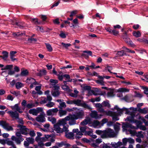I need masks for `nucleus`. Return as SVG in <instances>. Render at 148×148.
I'll return each mask as SVG.
<instances>
[{"instance_id":"nucleus-1","label":"nucleus","mask_w":148,"mask_h":148,"mask_svg":"<svg viewBox=\"0 0 148 148\" xmlns=\"http://www.w3.org/2000/svg\"><path fill=\"white\" fill-rule=\"evenodd\" d=\"M95 106L97 108L99 112L107 116H109L112 117V119L114 121H116L119 120V119L116 115H115L113 111L110 110H105L103 108V106L101 104L99 103L95 104Z\"/></svg>"},{"instance_id":"nucleus-2","label":"nucleus","mask_w":148,"mask_h":148,"mask_svg":"<svg viewBox=\"0 0 148 148\" xmlns=\"http://www.w3.org/2000/svg\"><path fill=\"white\" fill-rule=\"evenodd\" d=\"M134 123H135L136 127H135L132 125L131 124L128 123H126L122 126L123 130V131H125L126 133L127 134H128L127 133V130L128 129H130L131 128L133 129H138L142 124V123L139 121L136 120L134 121Z\"/></svg>"},{"instance_id":"nucleus-3","label":"nucleus","mask_w":148,"mask_h":148,"mask_svg":"<svg viewBox=\"0 0 148 148\" xmlns=\"http://www.w3.org/2000/svg\"><path fill=\"white\" fill-rule=\"evenodd\" d=\"M117 133L110 128H107L103 131V133L102 135V138H113L116 137Z\"/></svg>"},{"instance_id":"nucleus-4","label":"nucleus","mask_w":148,"mask_h":148,"mask_svg":"<svg viewBox=\"0 0 148 148\" xmlns=\"http://www.w3.org/2000/svg\"><path fill=\"white\" fill-rule=\"evenodd\" d=\"M111 110L114 111L115 110H116V112H113L114 113V115L116 116L119 119L118 116L120 115L124 112H125V113L126 114H130L131 113H130L129 111V108H123L121 109L117 106H116L114 108H112Z\"/></svg>"},{"instance_id":"nucleus-5","label":"nucleus","mask_w":148,"mask_h":148,"mask_svg":"<svg viewBox=\"0 0 148 148\" xmlns=\"http://www.w3.org/2000/svg\"><path fill=\"white\" fill-rule=\"evenodd\" d=\"M73 109L76 111V114H72L74 118L76 119H82L84 116V112L83 110L76 108H74Z\"/></svg>"},{"instance_id":"nucleus-6","label":"nucleus","mask_w":148,"mask_h":148,"mask_svg":"<svg viewBox=\"0 0 148 148\" xmlns=\"http://www.w3.org/2000/svg\"><path fill=\"white\" fill-rule=\"evenodd\" d=\"M54 130H55L57 133H62L63 132H65V134L69 132L68 128L69 126L67 125L66 126H63V129L60 128V126L57 124H54Z\"/></svg>"},{"instance_id":"nucleus-7","label":"nucleus","mask_w":148,"mask_h":148,"mask_svg":"<svg viewBox=\"0 0 148 148\" xmlns=\"http://www.w3.org/2000/svg\"><path fill=\"white\" fill-rule=\"evenodd\" d=\"M129 134H130L131 136H136L138 137L143 138L144 137L142 133V132L140 131L136 132L135 130L131 129H128L127 130Z\"/></svg>"},{"instance_id":"nucleus-8","label":"nucleus","mask_w":148,"mask_h":148,"mask_svg":"<svg viewBox=\"0 0 148 148\" xmlns=\"http://www.w3.org/2000/svg\"><path fill=\"white\" fill-rule=\"evenodd\" d=\"M26 82L28 84H31L30 87L31 88L38 84V83L36 81L35 79L31 77L28 78L26 81Z\"/></svg>"},{"instance_id":"nucleus-9","label":"nucleus","mask_w":148,"mask_h":148,"mask_svg":"<svg viewBox=\"0 0 148 148\" xmlns=\"http://www.w3.org/2000/svg\"><path fill=\"white\" fill-rule=\"evenodd\" d=\"M69 116H66L64 118L59 120L58 122L56 124L58 125L64 126L67 124V121L69 119Z\"/></svg>"},{"instance_id":"nucleus-10","label":"nucleus","mask_w":148,"mask_h":148,"mask_svg":"<svg viewBox=\"0 0 148 148\" xmlns=\"http://www.w3.org/2000/svg\"><path fill=\"white\" fill-rule=\"evenodd\" d=\"M122 141L123 143V145L124 146L126 145L127 142L130 144H133L135 142L134 140L131 137L124 138L122 139Z\"/></svg>"},{"instance_id":"nucleus-11","label":"nucleus","mask_w":148,"mask_h":148,"mask_svg":"<svg viewBox=\"0 0 148 148\" xmlns=\"http://www.w3.org/2000/svg\"><path fill=\"white\" fill-rule=\"evenodd\" d=\"M43 110L41 108H38L36 109H30L29 112L34 115L36 116L38 114L40 113Z\"/></svg>"},{"instance_id":"nucleus-12","label":"nucleus","mask_w":148,"mask_h":148,"mask_svg":"<svg viewBox=\"0 0 148 148\" xmlns=\"http://www.w3.org/2000/svg\"><path fill=\"white\" fill-rule=\"evenodd\" d=\"M40 115L38 116L36 118V120L40 122H43L45 121V114L43 110L40 112Z\"/></svg>"},{"instance_id":"nucleus-13","label":"nucleus","mask_w":148,"mask_h":148,"mask_svg":"<svg viewBox=\"0 0 148 148\" xmlns=\"http://www.w3.org/2000/svg\"><path fill=\"white\" fill-rule=\"evenodd\" d=\"M104 115L98 114L97 111L93 110L91 111V112L90 114V116L92 118H94L95 119H101V116Z\"/></svg>"},{"instance_id":"nucleus-14","label":"nucleus","mask_w":148,"mask_h":148,"mask_svg":"<svg viewBox=\"0 0 148 148\" xmlns=\"http://www.w3.org/2000/svg\"><path fill=\"white\" fill-rule=\"evenodd\" d=\"M17 127L20 129V132L22 134L26 135L29 132V130L23 125H18Z\"/></svg>"},{"instance_id":"nucleus-15","label":"nucleus","mask_w":148,"mask_h":148,"mask_svg":"<svg viewBox=\"0 0 148 148\" xmlns=\"http://www.w3.org/2000/svg\"><path fill=\"white\" fill-rule=\"evenodd\" d=\"M49 81L50 82V85L51 88L53 89H59V87L56 85L58 82V80L51 79Z\"/></svg>"},{"instance_id":"nucleus-16","label":"nucleus","mask_w":148,"mask_h":148,"mask_svg":"<svg viewBox=\"0 0 148 148\" xmlns=\"http://www.w3.org/2000/svg\"><path fill=\"white\" fill-rule=\"evenodd\" d=\"M69 116L70 117V119L68 121H69V124L70 125H73L76 124V121H75L76 119L74 118V117L72 114H69L68 116Z\"/></svg>"},{"instance_id":"nucleus-17","label":"nucleus","mask_w":148,"mask_h":148,"mask_svg":"<svg viewBox=\"0 0 148 148\" xmlns=\"http://www.w3.org/2000/svg\"><path fill=\"white\" fill-rule=\"evenodd\" d=\"M7 113L9 114L10 116L12 118H14L16 119L18 118V113L16 111L13 112L12 111H8Z\"/></svg>"},{"instance_id":"nucleus-18","label":"nucleus","mask_w":148,"mask_h":148,"mask_svg":"<svg viewBox=\"0 0 148 148\" xmlns=\"http://www.w3.org/2000/svg\"><path fill=\"white\" fill-rule=\"evenodd\" d=\"M58 111V109L56 108L53 109L48 110L47 112V113L48 116H53Z\"/></svg>"},{"instance_id":"nucleus-19","label":"nucleus","mask_w":148,"mask_h":148,"mask_svg":"<svg viewBox=\"0 0 148 148\" xmlns=\"http://www.w3.org/2000/svg\"><path fill=\"white\" fill-rule=\"evenodd\" d=\"M3 128L7 131H9L13 130L12 127L9 124L5 121L2 127Z\"/></svg>"},{"instance_id":"nucleus-20","label":"nucleus","mask_w":148,"mask_h":148,"mask_svg":"<svg viewBox=\"0 0 148 148\" xmlns=\"http://www.w3.org/2000/svg\"><path fill=\"white\" fill-rule=\"evenodd\" d=\"M130 114V116L127 117L125 119V121H128L132 123H134V121L136 120L134 119L135 115L133 113H131Z\"/></svg>"},{"instance_id":"nucleus-21","label":"nucleus","mask_w":148,"mask_h":148,"mask_svg":"<svg viewBox=\"0 0 148 148\" xmlns=\"http://www.w3.org/2000/svg\"><path fill=\"white\" fill-rule=\"evenodd\" d=\"M10 108L12 110H16V112L18 111L20 113H22L23 112L22 110L18 106V104H16L14 106H10Z\"/></svg>"},{"instance_id":"nucleus-22","label":"nucleus","mask_w":148,"mask_h":148,"mask_svg":"<svg viewBox=\"0 0 148 148\" xmlns=\"http://www.w3.org/2000/svg\"><path fill=\"white\" fill-rule=\"evenodd\" d=\"M11 139L15 141L17 144H20L21 142L24 140V139L22 137L16 138L14 136H12Z\"/></svg>"},{"instance_id":"nucleus-23","label":"nucleus","mask_w":148,"mask_h":148,"mask_svg":"<svg viewBox=\"0 0 148 148\" xmlns=\"http://www.w3.org/2000/svg\"><path fill=\"white\" fill-rule=\"evenodd\" d=\"M36 140L38 143V145H36L35 146V147L36 148H38V147H42L45 145L43 142L42 141L38 138H37V137H36Z\"/></svg>"},{"instance_id":"nucleus-24","label":"nucleus","mask_w":148,"mask_h":148,"mask_svg":"<svg viewBox=\"0 0 148 148\" xmlns=\"http://www.w3.org/2000/svg\"><path fill=\"white\" fill-rule=\"evenodd\" d=\"M111 145L114 148H120V146L123 145V142L120 141H119L117 143L112 142Z\"/></svg>"},{"instance_id":"nucleus-25","label":"nucleus","mask_w":148,"mask_h":148,"mask_svg":"<svg viewBox=\"0 0 148 148\" xmlns=\"http://www.w3.org/2000/svg\"><path fill=\"white\" fill-rule=\"evenodd\" d=\"M123 38L124 41L131 47H135V45L132 42L129 38L124 37H123Z\"/></svg>"},{"instance_id":"nucleus-26","label":"nucleus","mask_w":148,"mask_h":148,"mask_svg":"<svg viewBox=\"0 0 148 148\" xmlns=\"http://www.w3.org/2000/svg\"><path fill=\"white\" fill-rule=\"evenodd\" d=\"M98 78L100 79L97 80L96 81V82L99 84H100L101 85H104V82L103 81V77L98 75Z\"/></svg>"},{"instance_id":"nucleus-27","label":"nucleus","mask_w":148,"mask_h":148,"mask_svg":"<svg viewBox=\"0 0 148 148\" xmlns=\"http://www.w3.org/2000/svg\"><path fill=\"white\" fill-rule=\"evenodd\" d=\"M93 126L95 128H99L101 127V123L97 120H95L92 123Z\"/></svg>"},{"instance_id":"nucleus-28","label":"nucleus","mask_w":148,"mask_h":148,"mask_svg":"<svg viewBox=\"0 0 148 148\" xmlns=\"http://www.w3.org/2000/svg\"><path fill=\"white\" fill-rule=\"evenodd\" d=\"M50 136L49 135H45V136L44 137H40L39 136H37V138H38L40 140L43 142L48 141L49 140L48 139L50 137Z\"/></svg>"},{"instance_id":"nucleus-29","label":"nucleus","mask_w":148,"mask_h":148,"mask_svg":"<svg viewBox=\"0 0 148 148\" xmlns=\"http://www.w3.org/2000/svg\"><path fill=\"white\" fill-rule=\"evenodd\" d=\"M59 89H53V90L52 92V94L53 96L54 97L58 96L60 95Z\"/></svg>"},{"instance_id":"nucleus-30","label":"nucleus","mask_w":148,"mask_h":148,"mask_svg":"<svg viewBox=\"0 0 148 148\" xmlns=\"http://www.w3.org/2000/svg\"><path fill=\"white\" fill-rule=\"evenodd\" d=\"M117 91V92H128L129 91V89L125 88H119Z\"/></svg>"},{"instance_id":"nucleus-31","label":"nucleus","mask_w":148,"mask_h":148,"mask_svg":"<svg viewBox=\"0 0 148 148\" xmlns=\"http://www.w3.org/2000/svg\"><path fill=\"white\" fill-rule=\"evenodd\" d=\"M67 114V111L65 110H59V115L60 117H62L66 115Z\"/></svg>"},{"instance_id":"nucleus-32","label":"nucleus","mask_w":148,"mask_h":148,"mask_svg":"<svg viewBox=\"0 0 148 148\" xmlns=\"http://www.w3.org/2000/svg\"><path fill=\"white\" fill-rule=\"evenodd\" d=\"M65 135L66 137L71 139H73L74 135L72 132H67L65 134Z\"/></svg>"},{"instance_id":"nucleus-33","label":"nucleus","mask_w":148,"mask_h":148,"mask_svg":"<svg viewBox=\"0 0 148 148\" xmlns=\"http://www.w3.org/2000/svg\"><path fill=\"white\" fill-rule=\"evenodd\" d=\"M90 121V119L89 118H88L86 119H85L83 121L81 122V124L82 125H84L89 123Z\"/></svg>"},{"instance_id":"nucleus-34","label":"nucleus","mask_w":148,"mask_h":148,"mask_svg":"<svg viewBox=\"0 0 148 148\" xmlns=\"http://www.w3.org/2000/svg\"><path fill=\"white\" fill-rule=\"evenodd\" d=\"M120 124L118 123H116L115 125H114V128L115 130V132H116L117 133V135L118 134V132L120 130V127L119 125Z\"/></svg>"},{"instance_id":"nucleus-35","label":"nucleus","mask_w":148,"mask_h":148,"mask_svg":"<svg viewBox=\"0 0 148 148\" xmlns=\"http://www.w3.org/2000/svg\"><path fill=\"white\" fill-rule=\"evenodd\" d=\"M138 111L141 113L146 114L148 112V109L147 108H144L142 109L139 108Z\"/></svg>"},{"instance_id":"nucleus-36","label":"nucleus","mask_w":148,"mask_h":148,"mask_svg":"<svg viewBox=\"0 0 148 148\" xmlns=\"http://www.w3.org/2000/svg\"><path fill=\"white\" fill-rule=\"evenodd\" d=\"M103 107H106L109 108L110 107V105L109 103V101H104L102 103Z\"/></svg>"},{"instance_id":"nucleus-37","label":"nucleus","mask_w":148,"mask_h":148,"mask_svg":"<svg viewBox=\"0 0 148 148\" xmlns=\"http://www.w3.org/2000/svg\"><path fill=\"white\" fill-rule=\"evenodd\" d=\"M88 130L86 131L85 133V135H88L90 136H91L93 134V131L90 128H88Z\"/></svg>"},{"instance_id":"nucleus-38","label":"nucleus","mask_w":148,"mask_h":148,"mask_svg":"<svg viewBox=\"0 0 148 148\" xmlns=\"http://www.w3.org/2000/svg\"><path fill=\"white\" fill-rule=\"evenodd\" d=\"M41 86L42 85L40 84L38 86H36L35 88V90L37 91L39 95H41L42 94V92L40 90Z\"/></svg>"},{"instance_id":"nucleus-39","label":"nucleus","mask_w":148,"mask_h":148,"mask_svg":"<svg viewBox=\"0 0 148 148\" xmlns=\"http://www.w3.org/2000/svg\"><path fill=\"white\" fill-rule=\"evenodd\" d=\"M133 35L136 38L140 37L141 35V34L139 31H134L133 32Z\"/></svg>"},{"instance_id":"nucleus-40","label":"nucleus","mask_w":148,"mask_h":148,"mask_svg":"<svg viewBox=\"0 0 148 148\" xmlns=\"http://www.w3.org/2000/svg\"><path fill=\"white\" fill-rule=\"evenodd\" d=\"M62 89L68 92H70L71 90L69 89V87L66 85H63L62 86Z\"/></svg>"},{"instance_id":"nucleus-41","label":"nucleus","mask_w":148,"mask_h":148,"mask_svg":"<svg viewBox=\"0 0 148 148\" xmlns=\"http://www.w3.org/2000/svg\"><path fill=\"white\" fill-rule=\"evenodd\" d=\"M45 45L48 51L51 52L53 51V48L51 45L49 43H45Z\"/></svg>"},{"instance_id":"nucleus-42","label":"nucleus","mask_w":148,"mask_h":148,"mask_svg":"<svg viewBox=\"0 0 148 148\" xmlns=\"http://www.w3.org/2000/svg\"><path fill=\"white\" fill-rule=\"evenodd\" d=\"M12 65H8L6 66L5 67L1 69L2 70H11L13 67Z\"/></svg>"},{"instance_id":"nucleus-43","label":"nucleus","mask_w":148,"mask_h":148,"mask_svg":"<svg viewBox=\"0 0 148 148\" xmlns=\"http://www.w3.org/2000/svg\"><path fill=\"white\" fill-rule=\"evenodd\" d=\"M48 120L53 124H55L56 121V120L55 118L51 117H48Z\"/></svg>"},{"instance_id":"nucleus-44","label":"nucleus","mask_w":148,"mask_h":148,"mask_svg":"<svg viewBox=\"0 0 148 148\" xmlns=\"http://www.w3.org/2000/svg\"><path fill=\"white\" fill-rule=\"evenodd\" d=\"M83 135V133L80 131L77 133L75 135V138L76 139H79Z\"/></svg>"},{"instance_id":"nucleus-45","label":"nucleus","mask_w":148,"mask_h":148,"mask_svg":"<svg viewBox=\"0 0 148 148\" xmlns=\"http://www.w3.org/2000/svg\"><path fill=\"white\" fill-rule=\"evenodd\" d=\"M24 86V84L21 82H17L16 84V88L18 89L21 88Z\"/></svg>"},{"instance_id":"nucleus-46","label":"nucleus","mask_w":148,"mask_h":148,"mask_svg":"<svg viewBox=\"0 0 148 148\" xmlns=\"http://www.w3.org/2000/svg\"><path fill=\"white\" fill-rule=\"evenodd\" d=\"M82 103L81 102V100L79 99L74 100V104H76L78 106H81Z\"/></svg>"},{"instance_id":"nucleus-47","label":"nucleus","mask_w":148,"mask_h":148,"mask_svg":"<svg viewBox=\"0 0 148 148\" xmlns=\"http://www.w3.org/2000/svg\"><path fill=\"white\" fill-rule=\"evenodd\" d=\"M3 54V59L4 60H6L8 57V53L6 51H3L2 52Z\"/></svg>"},{"instance_id":"nucleus-48","label":"nucleus","mask_w":148,"mask_h":148,"mask_svg":"<svg viewBox=\"0 0 148 148\" xmlns=\"http://www.w3.org/2000/svg\"><path fill=\"white\" fill-rule=\"evenodd\" d=\"M58 77V78L59 80L62 81L64 77V75L62 72H59V73L57 75Z\"/></svg>"},{"instance_id":"nucleus-49","label":"nucleus","mask_w":148,"mask_h":148,"mask_svg":"<svg viewBox=\"0 0 148 148\" xmlns=\"http://www.w3.org/2000/svg\"><path fill=\"white\" fill-rule=\"evenodd\" d=\"M28 74V72L27 70H25L21 71L20 75L22 76H25L27 75Z\"/></svg>"},{"instance_id":"nucleus-50","label":"nucleus","mask_w":148,"mask_h":148,"mask_svg":"<svg viewBox=\"0 0 148 148\" xmlns=\"http://www.w3.org/2000/svg\"><path fill=\"white\" fill-rule=\"evenodd\" d=\"M81 106L84 108L88 109L89 110H90L92 109L89 106L84 102L82 103Z\"/></svg>"},{"instance_id":"nucleus-51","label":"nucleus","mask_w":148,"mask_h":148,"mask_svg":"<svg viewBox=\"0 0 148 148\" xmlns=\"http://www.w3.org/2000/svg\"><path fill=\"white\" fill-rule=\"evenodd\" d=\"M64 77H65L67 80V82H71L72 81V79H70V77L69 75L68 74H64Z\"/></svg>"},{"instance_id":"nucleus-52","label":"nucleus","mask_w":148,"mask_h":148,"mask_svg":"<svg viewBox=\"0 0 148 148\" xmlns=\"http://www.w3.org/2000/svg\"><path fill=\"white\" fill-rule=\"evenodd\" d=\"M87 128H88L86 127H80V131L83 133H84L85 134Z\"/></svg>"},{"instance_id":"nucleus-53","label":"nucleus","mask_w":148,"mask_h":148,"mask_svg":"<svg viewBox=\"0 0 148 148\" xmlns=\"http://www.w3.org/2000/svg\"><path fill=\"white\" fill-rule=\"evenodd\" d=\"M46 71L44 69H43L42 71H41L40 73H38L37 74V75L38 76H41L46 74Z\"/></svg>"},{"instance_id":"nucleus-54","label":"nucleus","mask_w":148,"mask_h":148,"mask_svg":"<svg viewBox=\"0 0 148 148\" xmlns=\"http://www.w3.org/2000/svg\"><path fill=\"white\" fill-rule=\"evenodd\" d=\"M26 140L30 144L33 143L34 141V139L32 137L27 138H26Z\"/></svg>"},{"instance_id":"nucleus-55","label":"nucleus","mask_w":148,"mask_h":148,"mask_svg":"<svg viewBox=\"0 0 148 148\" xmlns=\"http://www.w3.org/2000/svg\"><path fill=\"white\" fill-rule=\"evenodd\" d=\"M60 106H58L59 108H60L62 109L63 108H65L66 107V105L65 103L64 102H62L59 103Z\"/></svg>"},{"instance_id":"nucleus-56","label":"nucleus","mask_w":148,"mask_h":148,"mask_svg":"<svg viewBox=\"0 0 148 148\" xmlns=\"http://www.w3.org/2000/svg\"><path fill=\"white\" fill-rule=\"evenodd\" d=\"M108 121V119L106 118L103 119L100 122L101 126H103L104 124L107 122Z\"/></svg>"},{"instance_id":"nucleus-57","label":"nucleus","mask_w":148,"mask_h":148,"mask_svg":"<svg viewBox=\"0 0 148 148\" xmlns=\"http://www.w3.org/2000/svg\"><path fill=\"white\" fill-rule=\"evenodd\" d=\"M144 77L145 79H142L143 80L148 82V73H146L144 75Z\"/></svg>"},{"instance_id":"nucleus-58","label":"nucleus","mask_w":148,"mask_h":148,"mask_svg":"<svg viewBox=\"0 0 148 148\" xmlns=\"http://www.w3.org/2000/svg\"><path fill=\"white\" fill-rule=\"evenodd\" d=\"M139 119H141V120H142L143 122L145 123V125L146 126H148V122L147 121H146L143 117L139 116Z\"/></svg>"},{"instance_id":"nucleus-59","label":"nucleus","mask_w":148,"mask_h":148,"mask_svg":"<svg viewBox=\"0 0 148 148\" xmlns=\"http://www.w3.org/2000/svg\"><path fill=\"white\" fill-rule=\"evenodd\" d=\"M30 20L31 21H32V22L36 24H38L39 23L38 21V19L36 18H31L30 19Z\"/></svg>"},{"instance_id":"nucleus-60","label":"nucleus","mask_w":148,"mask_h":148,"mask_svg":"<svg viewBox=\"0 0 148 148\" xmlns=\"http://www.w3.org/2000/svg\"><path fill=\"white\" fill-rule=\"evenodd\" d=\"M55 103L53 102H50L46 104V106L49 107L51 108L53 106Z\"/></svg>"},{"instance_id":"nucleus-61","label":"nucleus","mask_w":148,"mask_h":148,"mask_svg":"<svg viewBox=\"0 0 148 148\" xmlns=\"http://www.w3.org/2000/svg\"><path fill=\"white\" fill-rule=\"evenodd\" d=\"M77 13V10H74L71 12V14L70 15V17H73Z\"/></svg>"},{"instance_id":"nucleus-62","label":"nucleus","mask_w":148,"mask_h":148,"mask_svg":"<svg viewBox=\"0 0 148 148\" xmlns=\"http://www.w3.org/2000/svg\"><path fill=\"white\" fill-rule=\"evenodd\" d=\"M10 92L11 94L14 95L16 96H17L19 94V92H16L11 90L10 91Z\"/></svg>"},{"instance_id":"nucleus-63","label":"nucleus","mask_w":148,"mask_h":148,"mask_svg":"<svg viewBox=\"0 0 148 148\" xmlns=\"http://www.w3.org/2000/svg\"><path fill=\"white\" fill-rule=\"evenodd\" d=\"M143 88L144 90V93L147 95H148V88L146 87L143 86Z\"/></svg>"},{"instance_id":"nucleus-64","label":"nucleus","mask_w":148,"mask_h":148,"mask_svg":"<svg viewBox=\"0 0 148 148\" xmlns=\"http://www.w3.org/2000/svg\"><path fill=\"white\" fill-rule=\"evenodd\" d=\"M59 147H61L64 145V144L63 142H62L60 143H58L56 144Z\"/></svg>"}]
</instances>
